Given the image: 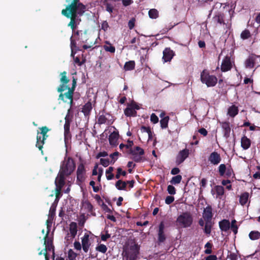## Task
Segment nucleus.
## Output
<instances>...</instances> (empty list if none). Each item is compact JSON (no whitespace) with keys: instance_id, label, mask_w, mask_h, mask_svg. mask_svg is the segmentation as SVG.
<instances>
[{"instance_id":"a878e982","label":"nucleus","mask_w":260,"mask_h":260,"mask_svg":"<svg viewBox=\"0 0 260 260\" xmlns=\"http://www.w3.org/2000/svg\"><path fill=\"white\" fill-rule=\"evenodd\" d=\"M92 109V106L91 102H88L83 106L81 111L85 116L88 117L90 114Z\"/></svg>"},{"instance_id":"4c0bfd02","label":"nucleus","mask_w":260,"mask_h":260,"mask_svg":"<svg viewBox=\"0 0 260 260\" xmlns=\"http://www.w3.org/2000/svg\"><path fill=\"white\" fill-rule=\"evenodd\" d=\"M249 237L251 240H255L260 238V232L257 231H251Z\"/></svg>"},{"instance_id":"bf43d9fd","label":"nucleus","mask_w":260,"mask_h":260,"mask_svg":"<svg viewBox=\"0 0 260 260\" xmlns=\"http://www.w3.org/2000/svg\"><path fill=\"white\" fill-rule=\"evenodd\" d=\"M74 62L78 64L79 66H81L85 62V59L84 58L82 60H80L79 57L76 56L74 58Z\"/></svg>"},{"instance_id":"a18cd8bd","label":"nucleus","mask_w":260,"mask_h":260,"mask_svg":"<svg viewBox=\"0 0 260 260\" xmlns=\"http://www.w3.org/2000/svg\"><path fill=\"white\" fill-rule=\"evenodd\" d=\"M182 178V176L180 175H177V176L172 177L170 182L172 184H179L181 182Z\"/></svg>"},{"instance_id":"dca6fc26","label":"nucleus","mask_w":260,"mask_h":260,"mask_svg":"<svg viewBox=\"0 0 260 260\" xmlns=\"http://www.w3.org/2000/svg\"><path fill=\"white\" fill-rule=\"evenodd\" d=\"M68 176L59 172L55 180L56 187L62 188L65 184L66 177Z\"/></svg>"},{"instance_id":"e433bc0d","label":"nucleus","mask_w":260,"mask_h":260,"mask_svg":"<svg viewBox=\"0 0 260 260\" xmlns=\"http://www.w3.org/2000/svg\"><path fill=\"white\" fill-rule=\"evenodd\" d=\"M170 117L168 116H165L160 120V127L162 129H165L168 126V122Z\"/></svg>"},{"instance_id":"cd10ccee","label":"nucleus","mask_w":260,"mask_h":260,"mask_svg":"<svg viewBox=\"0 0 260 260\" xmlns=\"http://www.w3.org/2000/svg\"><path fill=\"white\" fill-rule=\"evenodd\" d=\"M241 147L244 150L248 149L251 145V141L246 136H244L241 138Z\"/></svg>"},{"instance_id":"8fccbe9b","label":"nucleus","mask_w":260,"mask_h":260,"mask_svg":"<svg viewBox=\"0 0 260 260\" xmlns=\"http://www.w3.org/2000/svg\"><path fill=\"white\" fill-rule=\"evenodd\" d=\"M70 41H71V50H80L79 48L77 46V43H76V39H73V36H72L70 38Z\"/></svg>"},{"instance_id":"2eb2a0df","label":"nucleus","mask_w":260,"mask_h":260,"mask_svg":"<svg viewBox=\"0 0 260 260\" xmlns=\"http://www.w3.org/2000/svg\"><path fill=\"white\" fill-rule=\"evenodd\" d=\"M213 214L212 213V207L210 205L207 206L204 210L203 213V218L205 221H212Z\"/></svg>"},{"instance_id":"e2e57ef3","label":"nucleus","mask_w":260,"mask_h":260,"mask_svg":"<svg viewBox=\"0 0 260 260\" xmlns=\"http://www.w3.org/2000/svg\"><path fill=\"white\" fill-rule=\"evenodd\" d=\"M228 257L230 260H238V255L236 253L229 251Z\"/></svg>"},{"instance_id":"ddd939ff","label":"nucleus","mask_w":260,"mask_h":260,"mask_svg":"<svg viewBox=\"0 0 260 260\" xmlns=\"http://www.w3.org/2000/svg\"><path fill=\"white\" fill-rule=\"evenodd\" d=\"M224 17L225 16L223 13L218 12L212 18V22L216 26H217V25H224L225 24Z\"/></svg>"},{"instance_id":"7ed1b4c3","label":"nucleus","mask_w":260,"mask_h":260,"mask_svg":"<svg viewBox=\"0 0 260 260\" xmlns=\"http://www.w3.org/2000/svg\"><path fill=\"white\" fill-rule=\"evenodd\" d=\"M176 223L177 225L184 228L190 227L193 223V217L190 212H183L178 216Z\"/></svg>"},{"instance_id":"f03ea898","label":"nucleus","mask_w":260,"mask_h":260,"mask_svg":"<svg viewBox=\"0 0 260 260\" xmlns=\"http://www.w3.org/2000/svg\"><path fill=\"white\" fill-rule=\"evenodd\" d=\"M75 163L73 159L71 157H68L65 158L62 161L59 172L67 176H70L75 170Z\"/></svg>"},{"instance_id":"f704fd0d","label":"nucleus","mask_w":260,"mask_h":260,"mask_svg":"<svg viewBox=\"0 0 260 260\" xmlns=\"http://www.w3.org/2000/svg\"><path fill=\"white\" fill-rule=\"evenodd\" d=\"M39 134V133L38 132V135ZM44 141H45V140H43L42 137H41L40 136H38V135L37 136V143H36V146L37 147H38L39 148V149L41 151L42 153H43L42 148H43V145L44 144Z\"/></svg>"},{"instance_id":"58836bf2","label":"nucleus","mask_w":260,"mask_h":260,"mask_svg":"<svg viewBox=\"0 0 260 260\" xmlns=\"http://www.w3.org/2000/svg\"><path fill=\"white\" fill-rule=\"evenodd\" d=\"M106 45H104L103 47L107 52L114 53L115 52V48L111 43L108 42H106Z\"/></svg>"},{"instance_id":"774afa93","label":"nucleus","mask_w":260,"mask_h":260,"mask_svg":"<svg viewBox=\"0 0 260 260\" xmlns=\"http://www.w3.org/2000/svg\"><path fill=\"white\" fill-rule=\"evenodd\" d=\"M100 163L104 167H107L109 166V165L110 164V161H109V159L101 158L100 159Z\"/></svg>"},{"instance_id":"473e14b6","label":"nucleus","mask_w":260,"mask_h":260,"mask_svg":"<svg viewBox=\"0 0 260 260\" xmlns=\"http://www.w3.org/2000/svg\"><path fill=\"white\" fill-rule=\"evenodd\" d=\"M125 115L127 117H136L137 116V112L131 107H127L124 111Z\"/></svg>"},{"instance_id":"c85d7f7f","label":"nucleus","mask_w":260,"mask_h":260,"mask_svg":"<svg viewBox=\"0 0 260 260\" xmlns=\"http://www.w3.org/2000/svg\"><path fill=\"white\" fill-rule=\"evenodd\" d=\"M214 222L212 221H205L204 232L208 236L211 234V229L214 225Z\"/></svg>"},{"instance_id":"680f3d73","label":"nucleus","mask_w":260,"mask_h":260,"mask_svg":"<svg viewBox=\"0 0 260 260\" xmlns=\"http://www.w3.org/2000/svg\"><path fill=\"white\" fill-rule=\"evenodd\" d=\"M119 155V153L116 151L110 155V157L112 158L111 164H114L117 158H115L116 156H118Z\"/></svg>"},{"instance_id":"0e129e2a","label":"nucleus","mask_w":260,"mask_h":260,"mask_svg":"<svg viewBox=\"0 0 260 260\" xmlns=\"http://www.w3.org/2000/svg\"><path fill=\"white\" fill-rule=\"evenodd\" d=\"M167 191L168 193L171 195H174L176 193V189L174 186L172 185H169L168 186Z\"/></svg>"},{"instance_id":"2f4dec72","label":"nucleus","mask_w":260,"mask_h":260,"mask_svg":"<svg viewBox=\"0 0 260 260\" xmlns=\"http://www.w3.org/2000/svg\"><path fill=\"white\" fill-rule=\"evenodd\" d=\"M249 194L247 192H245L241 194L239 198V203L242 206H244L248 202Z\"/></svg>"},{"instance_id":"0eeeda50","label":"nucleus","mask_w":260,"mask_h":260,"mask_svg":"<svg viewBox=\"0 0 260 260\" xmlns=\"http://www.w3.org/2000/svg\"><path fill=\"white\" fill-rule=\"evenodd\" d=\"M74 37L77 41L81 43H88V35L86 30H78L74 31Z\"/></svg>"},{"instance_id":"6ab92c4d","label":"nucleus","mask_w":260,"mask_h":260,"mask_svg":"<svg viewBox=\"0 0 260 260\" xmlns=\"http://www.w3.org/2000/svg\"><path fill=\"white\" fill-rule=\"evenodd\" d=\"M65 123L64 124V140H69L71 138V134L70 133V121L67 118V116L65 118Z\"/></svg>"},{"instance_id":"052dcab7","label":"nucleus","mask_w":260,"mask_h":260,"mask_svg":"<svg viewBox=\"0 0 260 260\" xmlns=\"http://www.w3.org/2000/svg\"><path fill=\"white\" fill-rule=\"evenodd\" d=\"M62 188L56 187H55V201H58L59 200V198L61 196V191Z\"/></svg>"},{"instance_id":"f257e3e1","label":"nucleus","mask_w":260,"mask_h":260,"mask_svg":"<svg viewBox=\"0 0 260 260\" xmlns=\"http://www.w3.org/2000/svg\"><path fill=\"white\" fill-rule=\"evenodd\" d=\"M61 14L67 18L70 19V22L68 23V26L71 27L73 32L75 31L77 25L81 21L80 17L75 14L74 11L62 10Z\"/></svg>"},{"instance_id":"1a4fd4ad","label":"nucleus","mask_w":260,"mask_h":260,"mask_svg":"<svg viewBox=\"0 0 260 260\" xmlns=\"http://www.w3.org/2000/svg\"><path fill=\"white\" fill-rule=\"evenodd\" d=\"M189 151L188 149H184L180 151L176 157V164L179 165L182 164L189 156Z\"/></svg>"},{"instance_id":"3c124183","label":"nucleus","mask_w":260,"mask_h":260,"mask_svg":"<svg viewBox=\"0 0 260 260\" xmlns=\"http://www.w3.org/2000/svg\"><path fill=\"white\" fill-rule=\"evenodd\" d=\"M95 249L99 252L105 253L107 250V247L105 245L103 244H100L96 247Z\"/></svg>"},{"instance_id":"7c9ffc66","label":"nucleus","mask_w":260,"mask_h":260,"mask_svg":"<svg viewBox=\"0 0 260 260\" xmlns=\"http://www.w3.org/2000/svg\"><path fill=\"white\" fill-rule=\"evenodd\" d=\"M239 110L238 107L232 105L228 108V114L232 117H234L238 114Z\"/></svg>"},{"instance_id":"a211bd4d","label":"nucleus","mask_w":260,"mask_h":260,"mask_svg":"<svg viewBox=\"0 0 260 260\" xmlns=\"http://www.w3.org/2000/svg\"><path fill=\"white\" fill-rule=\"evenodd\" d=\"M82 246L83 250L85 252L88 251L89 248L91 245L89 241V236L87 234H85L81 239Z\"/></svg>"},{"instance_id":"09e8293b","label":"nucleus","mask_w":260,"mask_h":260,"mask_svg":"<svg viewBox=\"0 0 260 260\" xmlns=\"http://www.w3.org/2000/svg\"><path fill=\"white\" fill-rule=\"evenodd\" d=\"M103 5L105 6L107 11L109 12V13H112L113 7L112 5L109 3L108 0H104Z\"/></svg>"},{"instance_id":"f3484780","label":"nucleus","mask_w":260,"mask_h":260,"mask_svg":"<svg viewBox=\"0 0 260 260\" xmlns=\"http://www.w3.org/2000/svg\"><path fill=\"white\" fill-rule=\"evenodd\" d=\"M174 55L175 53L170 48H166L163 51L162 59L165 62L170 61Z\"/></svg>"},{"instance_id":"6e6552de","label":"nucleus","mask_w":260,"mask_h":260,"mask_svg":"<svg viewBox=\"0 0 260 260\" xmlns=\"http://www.w3.org/2000/svg\"><path fill=\"white\" fill-rule=\"evenodd\" d=\"M233 67L232 61H231V56L229 55L225 56L223 59L220 70L222 72H226L230 71Z\"/></svg>"},{"instance_id":"4468645a","label":"nucleus","mask_w":260,"mask_h":260,"mask_svg":"<svg viewBox=\"0 0 260 260\" xmlns=\"http://www.w3.org/2000/svg\"><path fill=\"white\" fill-rule=\"evenodd\" d=\"M221 160L220 154L216 151L212 152L209 157L208 161L213 165H217Z\"/></svg>"},{"instance_id":"39448f33","label":"nucleus","mask_w":260,"mask_h":260,"mask_svg":"<svg viewBox=\"0 0 260 260\" xmlns=\"http://www.w3.org/2000/svg\"><path fill=\"white\" fill-rule=\"evenodd\" d=\"M139 253V247L136 244L131 245L128 249L123 252L126 260H136Z\"/></svg>"},{"instance_id":"13d9d810","label":"nucleus","mask_w":260,"mask_h":260,"mask_svg":"<svg viewBox=\"0 0 260 260\" xmlns=\"http://www.w3.org/2000/svg\"><path fill=\"white\" fill-rule=\"evenodd\" d=\"M236 221L235 220H233L232 221L231 225H230L231 230L235 234H236L238 232V226L236 224Z\"/></svg>"},{"instance_id":"393cba45","label":"nucleus","mask_w":260,"mask_h":260,"mask_svg":"<svg viewBox=\"0 0 260 260\" xmlns=\"http://www.w3.org/2000/svg\"><path fill=\"white\" fill-rule=\"evenodd\" d=\"M85 6L82 3H79L78 5L75 6L74 10L75 14L80 17V16H82L85 12Z\"/></svg>"},{"instance_id":"4d7b16f0","label":"nucleus","mask_w":260,"mask_h":260,"mask_svg":"<svg viewBox=\"0 0 260 260\" xmlns=\"http://www.w3.org/2000/svg\"><path fill=\"white\" fill-rule=\"evenodd\" d=\"M212 244L210 242H208L205 245V247L206 248L205 250L204 251V252L205 254H211L212 253Z\"/></svg>"},{"instance_id":"603ef678","label":"nucleus","mask_w":260,"mask_h":260,"mask_svg":"<svg viewBox=\"0 0 260 260\" xmlns=\"http://www.w3.org/2000/svg\"><path fill=\"white\" fill-rule=\"evenodd\" d=\"M66 83H62L60 84L57 89V91L61 93L67 89L69 90V89H70V87Z\"/></svg>"},{"instance_id":"49530a36","label":"nucleus","mask_w":260,"mask_h":260,"mask_svg":"<svg viewBox=\"0 0 260 260\" xmlns=\"http://www.w3.org/2000/svg\"><path fill=\"white\" fill-rule=\"evenodd\" d=\"M240 37L243 40H246L249 38L251 37V34L250 32V31L247 29H245L241 34Z\"/></svg>"},{"instance_id":"f8f14e48","label":"nucleus","mask_w":260,"mask_h":260,"mask_svg":"<svg viewBox=\"0 0 260 260\" xmlns=\"http://www.w3.org/2000/svg\"><path fill=\"white\" fill-rule=\"evenodd\" d=\"M74 92V91L71 89H69V90L64 94L62 93V92L60 93L58 99L63 101L64 102H67V100H69L70 101L69 103L70 105H72L73 102Z\"/></svg>"},{"instance_id":"412c9836","label":"nucleus","mask_w":260,"mask_h":260,"mask_svg":"<svg viewBox=\"0 0 260 260\" xmlns=\"http://www.w3.org/2000/svg\"><path fill=\"white\" fill-rule=\"evenodd\" d=\"M119 134L118 132L114 131L109 136V141L110 145L116 146L118 144L117 141L119 138Z\"/></svg>"},{"instance_id":"b1692460","label":"nucleus","mask_w":260,"mask_h":260,"mask_svg":"<svg viewBox=\"0 0 260 260\" xmlns=\"http://www.w3.org/2000/svg\"><path fill=\"white\" fill-rule=\"evenodd\" d=\"M256 58L254 55L252 54L246 59L245 62V66L246 68H253L255 65Z\"/></svg>"},{"instance_id":"72a5a7b5","label":"nucleus","mask_w":260,"mask_h":260,"mask_svg":"<svg viewBox=\"0 0 260 260\" xmlns=\"http://www.w3.org/2000/svg\"><path fill=\"white\" fill-rule=\"evenodd\" d=\"M115 187L118 190H126V182L122 180H118L115 183Z\"/></svg>"},{"instance_id":"6e6d98bb","label":"nucleus","mask_w":260,"mask_h":260,"mask_svg":"<svg viewBox=\"0 0 260 260\" xmlns=\"http://www.w3.org/2000/svg\"><path fill=\"white\" fill-rule=\"evenodd\" d=\"M68 254L69 260H75L78 255V254L71 249L68 250Z\"/></svg>"},{"instance_id":"aec40b11","label":"nucleus","mask_w":260,"mask_h":260,"mask_svg":"<svg viewBox=\"0 0 260 260\" xmlns=\"http://www.w3.org/2000/svg\"><path fill=\"white\" fill-rule=\"evenodd\" d=\"M165 225L163 222H161L159 224L158 231V241L160 243L164 242L166 239V236L164 233Z\"/></svg>"},{"instance_id":"a19ab883","label":"nucleus","mask_w":260,"mask_h":260,"mask_svg":"<svg viewBox=\"0 0 260 260\" xmlns=\"http://www.w3.org/2000/svg\"><path fill=\"white\" fill-rule=\"evenodd\" d=\"M114 170V168L113 167H110L106 171V178L107 180H110L114 178V175L112 173V172Z\"/></svg>"},{"instance_id":"69168bd1","label":"nucleus","mask_w":260,"mask_h":260,"mask_svg":"<svg viewBox=\"0 0 260 260\" xmlns=\"http://www.w3.org/2000/svg\"><path fill=\"white\" fill-rule=\"evenodd\" d=\"M150 121L151 122H152L154 124H156L158 122V118L157 116V115L154 114L152 113L150 116Z\"/></svg>"},{"instance_id":"423d86ee","label":"nucleus","mask_w":260,"mask_h":260,"mask_svg":"<svg viewBox=\"0 0 260 260\" xmlns=\"http://www.w3.org/2000/svg\"><path fill=\"white\" fill-rule=\"evenodd\" d=\"M114 121L112 115L109 113H106L104 110L100 111L98 118V123L99 124H111Z\"/></svg>"},{"instance_id":"ea45409f","label":"nucleus","mask_w":260,"mask_h":260,"mask_svg":"<svg viewBox=\"0 0 260 260\" xmlns=\"http://www.w3.org/2000/svg\"><path fill=\"white\" fill-rule=\"evenodd\" d=\"M40 129L41 130L40 134L42 135V138L43 140H46L48 137L47 133L50 131V129H49L46 126H42V127H40Z\"/></svg>"},{"instance_id":"c756f323","label":"nucleus","mask_w":260,"mask_h":260,"mask_svg":"<svg viewBox=\"0 0 260 260\" xmlns=\"http://www.w3.org/2000/svg\"><path fill=\"white\" fill-rule=\"evenodd\" d=\"M70 234L72 239L74 238L77 233V224L75 222H72L70 224Z\"/></svg>"},{"instance_id":"c9c22d12","label":"nucleus","mask_w":260,"mask_h":260,"mask_svg":"<svg viewBox=\"0 0 260 260\" xmlns=\"http://www.w3.org/2000/svg\"><path fill=\"white\" fill-rule=\"evenodd\" d=\"M135 61L130 60L125 63L123 69L125 71H132L135 69Z\"/></svg>"},{"instance_id":"5fc2aeb1","label":"nucleus","mask_w":260,"mask_h":260,"mask_svg":"<svg viewBox=\"0 0 260 260\" xmlns=\"http://www.w3.org/2000/svg\"><path fill=\"white\" fill-rule=\"evenodd\" d=\"M227 168L224 164H221L218 167V172L221 176H223L225 175Z\"/></svg>"},{"instance_id":"20e7f679","label":"nucleus","mask_w":260,"mask_h":260,"mask_svg":"<svg viewBox=\"0 0 260 260\" xmlns=\"http://www.w3.org/2000/svg\"><path fill=\"white\" fill-rule=\"evenodd\" d=\"M201 81L207 87H214L217 83V78L214 75H211L207 70H204L201 73Z\"/></svg>"},{"instance_id":"de8ad7c7","label":"nucleus","mask_w":260,"mask_h":260,"mask_svg":"<svg viewBox=\"0 0 260 260\" xmlns=\"http://www.w3.org/2000/svg\"><path fill=\"white\" fill-rule=\"evenodd\" d=\"M60 75L61 78L60 81L61 83L68 84L70 82V80L67 76V72L66 71L61 73Z\"/></svg>"},{"instance_id":"bb28decb","label":"nucleus","mask_w":260,"mask_h":260,"mask_svg":"<svg viewBox=\"0 0 260 260\" xmlns=\"http://www.w3.org/2000/svg\"><path fill=\"white\" fill-rule=\"evenodd\" d=\"M219 226L222 231L227 232L230 228V221L228 219H223L219 221Z\"/></svg>"},{"instance_id":"864d4df0","label":"nucleus","mask_w":260,"mask_h":260,"mask_svg":"<svg viewBox=\"0 0 260 260\" xmlns=\"http://www.w3.org/2000/svg\"><path fill=\"white\" fill-rule=\"evenodd\" d=\"M127 175L126 172L125 171H123L120 167L117 169V173L115 175V178L117 179H119L121 175L125 176Z\"/></svg>"},{"instance_id":"c03bdc74","label":"nucleus","mask_w":260,"mask_h":260,"mask_svg":"<svg viewBox=\"0 0 260 260\" xmlns=\"http://www.w3.org/2000/svg\"><path fill=\"white\" fill-rule=\"evenodd\" d=\"M148 15L150 18L156 19L158 16V12L157 10L152 9L149 11Z\"/></svg>"},{"instance_id":"79ce46f5","label":"nucleus","mask_w":260,"mask_h":260,"mask_svg":"<svg viewBox=\"0 0 260 260\" xmlns=\"http://www.w3.org/2000/svg\"><path fill=\"white\" fill-rule=\"evenodd\" d=\"M217 197L222 196L224 193V189L223 186L216 185L215 187Z\"/></svg>"},{"instance_id":"9d476101","label":"nucleus","mask_w":260,"mask_h":260,"mask_svg":"<svg viewBox=\"0 0 260 260\" xmlns=\"http://www.w3.org/2000/svg\"><path fill=\"white\" fill-rule=\"evenodd\" d=\"M85 173L86 170L84 164L80 163L78 166L76 172L77 181L80 183H82L85 180L84 175L85 174Z\"/></svg>"},{"instance_id":"4be33fe9","label":"nucleus","mask_w":260,"mask_h":260,"mask_svg":"<svg viewBox=\"0 0 260 260\" xmlns=\"http://www.w3.org/2000/svg\"><path fill=\"white\" fill-rule=\"evenodd\" d=\"M129 153L133 155L132 159L136 162H143L145 160V158L143 155L138 154L137 152L135 151V150L131 149L129 150Z\"/></svg>"},{"instance_id":"9b49d317","label":"nucleus","mask_w":260,"mask_h":260,"mask_svg":"<svg viewBox=\"0 0 260 260\" xmlns=\"http://www.w3.org/2000/svg\"><path fill=\"white\" fill-rule=\"evenodd\" d=\"M50 232V229L47 231V234L45 236L44 239V245H45V248L44 249L45 252L47 251H52L53 256H54V247L53 245L52 240L48 238V235Z\"/></svg>"},{"instance_id":"37998d69","label":"nucleus","mask_w":260,"mask_h":260,"mask_svg":"<svg viewBox=\"0 0 260 260\" xmlns=\"http://www.w3.org/2000/svg\"><path fill=\"white\" fill-rule=\"evenodd\" d=\"M79 0H73L71 4L68 6H67L66 8L64 10L74 11L75 9V6L78 5L80 3Z\"/></svg>"},{"instance_id":"338daca9","label":"nucleus","mask_w":260,"mask_h":260,"mask_svg":"<svg viewBox=\"0 0 260 260\" xmlns=\"http://www.w3.org/2000/svg\"><path fill=\"white\" fill-rule=\"evenodd\" d=\"M56 210V206H54V204L52 205L49 210V217H53L55 215Z\"/></svg>"},{"instance_id":"5701e85b","label":"nucleus","mask_w":260,"mask_h":260,"mask_svg":"<svg viewBox=\"0 0 260 260\" xmlns=\"http://www.w3.org/2000/svg\"><path fill=\"white\" fill-rule=\"evenodd\" d=\"M221 127L223 129V136L225 138H228L230 136L231 127L230 122H222L221 123Z\"/></svg>"}]
</instances>
